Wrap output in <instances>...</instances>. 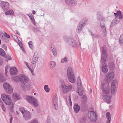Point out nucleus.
<instances>
[{"label":"nucleus","mask_w":123,"mask_h":123,"mask_svg":"<svg viewBox=\"0 0 123 123\" xmlns=\"http://www.w3.org/2000/svg\"><path fill=\"white\" fill-rule=\"evenodd\" d=\"M114 73L113 72L106 75L105 79V83H101V87L102 92L106 94H109L110 92V90L109 86V83L112 80L114 76Z\"/></svg>","instance_id":"1"},{"label":"nucleus","mask_w":123,"mask_h":123,"mask_svg":"<svg viewBox=\"0 0 123 123\" xmlns=\"http://www.w3.org/2000/svg\"><path fill=\"white\" fill-rule=\"evenodd\" d=\"M60 87L63 93L66 94L72 89L73 86L71 85L66 86L65 82L63 81L60 85Z\"/></svg>","instance_id":"2"},{"label":"nucleus","mask_w":123,"mask_h":123,"mask_svg":"<svg viewBox=\"0 0 123 123\" xmlns=\"http://www.w3.org/2000/svg\"><path fill=\"white\" fill-rule=\"evenodd\" d=\"M63 38L67 43L72 47L75 46L77 44L76 42L73 38H71L66 36H64Z\"/></svg>","instance_id":"3"},{"label":"nucleus","mask_w":123,"mask_h":123,"mask_svg":"<svg viewBox=\"0 0 123 123\" xmlns=\"http://www.w3.org/2000/svg\"><path fill=\"white\" fill-rule=\"evenodd\" d=\"M26 99L29 103L34 105L35 107H37L39 105L37 100L33 97L31 96H27L26 98Z\"/></svg>","instance_id":"4"},{"label":"nucleus","mask_w":123,"mask_h":123,"mask_svg":"<svg viewBox=\"0 0 123 123\" xmlns=\"http://www.w3.org/2000/svg\"><path fill=\"white\" fill-rule=\"evenodd\" d=\"M88 116L90 121L92 122H95L97 120L98 116L95 112L92 111L88 112Z\"/></svg>","instance_id":"5"},{"label":"nucleus","mask_w":123,"mask_h":123,"mask_svg":"<svg viewBox=\"0 0 123 123\" xmlns=\"http://www.w3.org/2000/svg\"><path fill=\"white\" fill-rule=\"evenodd\" d=\"M1 97L4 103L6 105H9L11 103L12 99L10 96L3 94L1 95Z\"/></svg>","instance_id":"6"},{"label":"nucleus","mask_w":123,"mask_h":123,"mask_svg":"<svg viewBox=\"0 0 123 123\" xmlns=\"http://www.w3.org/2000/svg\"><path fill=\"white\" fill-rule=\"evenodd\" d=\"M87 19V18H85L83 19V20L80 21L77 26V31L78 32H79L81 31L82 28L85 25L86 23Z\"/></svg>","instance_id":"7"},{"label":"nucleus","mask_w":123,"mask_h":123,"mask_svg":"<svg viewBox=\"0 0 123 123\" xmlns=\"http://www.w3.org/2000/svg\"><path fill=\"white\" fill-rule=\"evenodd\" d=\"M18 80L24 85L29 81L28 78L23 74L20 75L18 78Z\"/></svg>","instance_id":"8"},{"label":"nucleus","mask_w":123,"mask_h":123,"mask_svg":"<svg viewBox=\"0 0 123 123\" xmlns=\"http://www.w3.org/2000/svg\"><path fill=\"white\" fill-rule=\"evenodd\" d=\"M3 87L7 93L11 94L12 92V88L8 83L6 82L4 83L3 84Z\"/></svg>","instance_id":"9"},{"label":"nucleus","mask_w":123,"mask_h":123,"mask_svg":"<svg viewBox=\"0 0 123 123\" xmlns=\"http://www.w3.org/2000/svg\"><path fill=\"white\" fill-rule=\"evenodd\" d=\"M0 5L2 9L4 11L9 9V5L7 2L1 1Z\"/></svg>","instance_id":"10"},{"label":"nucleus","mask_w":123,"mask_h":123,"mask_svg":"<svg viewBox=\"0 0 123 123\" xmlns=\"http://www.w3.org/2000/svg\"><path fill=\"white\" fill-rule=\"evenodd\" d=\"M58 99L56 95H54L52 100L53 105L54 108L55 110H57L58 108Z\"/></svg>","instance_id":"11"},{"label":"nucleus","mask_w":123,"mask_h":123,"mask_svg":"<svg viewBox=\"0 0 123 123\" xmlns=\"http://www.w3.org/2000/svg\"><path fill=\"white\" fill-rule=\"evenodd\" d=\"M102 54L101 55V61L103 63V62H106V60L105 57L103 55H106V57H107L108 55H106L107 53V51L106 48L105 47H103L102 48Z\"/></svg>","instance_id":"12"},{"label":"nucleus","mask_w":123,"mask_h":123,"mask_svg":"<svg viewBox=\"0 0 123 123\" xmlns=\"http://www.w3.org/2000/svg\"><path fill=\"white\" fill-rule=\"evenodd\" d=\"M117 82V80H113L111 82V93L112 95L115 94L116 92V88L115 84Z\"/></svg>","instance_id":"13"},{"label":"nucleus","mask_w":123,"mask_h":123,"mask_svg":"<svg viewBox=\"0 0 123 123\" xmlns=\"http://www.w3.org/2000/svg\"><path fill=\"white\" fill-rule=\"evenodd\" d=\"M65 1L66 4L69 6H74L76 4L75 0H65Z\"/></svg>","instance_id":"14"},{"label":"nucleus","mask_w":123,"mask_h":123,"mask_svg":"<svg viewBox=\"0 0 123 123\" xmlns=\"http://www.w3.org/2000/svg\"><path fill=\"white\" fill-rule=\"evenodd\" d=\"M111 97L112 96L111 95H104L102 96V99L103 100L107 103H109L111 102Z\"/></svg>","instance_id":"15"},{"label":"nucleus","mask_w":123,"mask_h":123,"mask_svg":"<svg viewBox=\"0 0 123 123\" xmlns=\"http://www.w3.org/2000/svg\"><path fill=\"white\" fill-rule=\"evenodd\" d=\"M107 64L105 62L103 63L102 65L101 70L104 74L106 73L108 71V69L107 68Z\"/></svg>","instance_id":"16"},{"label":"nucleus","mask_w":123,"mask_h":123,"mask_svg":"<svg viewBox=\"0 0 123 123\" xmlns=\"http://www.w3.org/2000/svg\"><path fill=\"white\" fill-rule=\"evenodd\" d=\"M68 79L69 81L73 83L75 82L76 79L75 74L68 75Z\"/></svg>","instance_id":"17"},{"label":"nucleus","mask_w":123,"mask_h":123,"mask_svg":"<svg viewBox=\"0 0 123 123\" xmlns=\"http://www.w3.org/2000/svg\"><path fill=\"white\" fill-rule=\"evenodd\" d=\"M100 26L101 28V30L103 33V35L104 37H105L106 36V33L105 25L104 24L100 23Z\"/></svg>","instance_id":"18"},{"label":"nucleus","mask_w":123,"mask_h":123,"mask_svg":"<svg viewBox=\"0 0 123 123\" xmlns=\"http://www.w3.org/2000/svg\"><path fill=\"white\" fill-rule=\"evenodd\" d=\"M23 117L25 120H28L31 118L30 113L28 111H26L23 114Z\"/></svg>","instance_id":"19"},{"label":"nucleus","mask_w":123,"mask_h":123,"mask_svg":"<svg viewBox=\"0 0 123 123\" xmlns=\"http://www.w3.org/2000/svg\"><path fill=\"white\" fill-rule=\"evenodd\" d=\"M17 72V71L15 67H12L10 69V74L12 75H16Z\"/></svg>","instance_id":"20"},{"label":"nucleus","mask_w":123,"mask_h":123,"mask_svg":"<svg viewBox=\"0 0 123 123\" xmlns=\"http://www.w3.org/2000/svg\"><path fill=\"white\" fill-rule=\"evenodd\" d=\"M67 74L68 75L75 74L74 71L72 67H69L68 68Z\"/></svg>","instance_id":"21"},{"label":"nucleus","mask_w":123,"mask_h":123,"mask_svg":"<svg viewBox=\"0 0 123 123\" xmlns=\"http://www.w3.org/2000/svg\"><path fill=\"white\" fill-rule=\"evenodd\" d=\"M50 49L52 52L53 55L55 56H56L57 55V52L56 49L54 46H51Z\"/></svg>","instance_id":"22"},{"label":"nucleus","mask_w":123,"mask_h":123,"mask_svg":"<svg viewBox=\"0 0 123 123\" xmlns=\"http://www.w3.org/2000/svg\"><path fill=\"white\" fill-rule=\"evenodd\" d=\"M38 53L37 52H35L34 55L32 59V61L37 62L38 61Z\"/></svg>","instance_id":"23"},{"label":"nucleus","mask_w":123,"mask_h":123,"mask_svg":"<svg viewBox=\"0 0 123 123\" xmlns=\"http://www.w3.org/2000/svg\"><path fill=\"white\" fill-rule=\"evenodd\" d=\"M12 98L15 100H19L20 98L19 94L17 93H13V94Z\"/></svg>","instance_id":"24"},{"label":"nucleus","mask_w":123,"mask_h":123,"mask_svg":"<svg viewBox=\"0 0 123 123\" xmlns=\"http://www.w3.org/2000/svg\"><path fill=\"white\" fill-rule=\"evenodd\" d=\"M80 107L77 104H75L74 106V112L76 113H77L80 111Z\"/></svg>","instance_id":"25"},{"label":"nucleus","mask_w":123,"mask_h":123,"mask_svg":"<svg viewBox=\"0 0 123 123\" xmlns=\"http://www.w3.org/2000/svg\"><path fill=\"white\" fill-rule=\"evenodd\" d=\"M106 117L107 119L106 123H110L111 120V115L109 112H107L106 115Z\"/></svg>","instance_id":"26"},{"label":"nucleus","mask_w":123,"mask_h":123,"mask_svg":"<svg viewBox=\"0 0 123 123\" xmlns=\"http://www.w3.org/2000/svg\"><path fill=\"white\" fill-rule=\"evenodd\" d=\"M108 65L109 69L111 70H113L115 67V64L112 62H110Z\"/></svg>","instance_id":"27"},{"label":"nucleus","mask_w":123,"mask_h":123,"mask_svg":"<svg viewBox=\"0 0 123 123\" xmlns=\"http://www.w3.org/2000/svg\"><path fill=\"white\" fill-rule=\"evenodd\" d=\"M56 65V63L54 62L51 61L49 62V66L52 69L54 68Z\"/></svg>","instance_id":"28"},{"label":"nucleus","mask_w":123,"mask_h":123,"mask_svg":"<svg viewBox=\"0 0 123 123\" xmlns=\"http://www.w3.org/2000/svg\"><path fill=\"white\" fill-rule=\"evenodd\" d=\"M84 92V91L82 87H80L78 88V93L80 96H81L83 93Z\"/></svg>","instance_id":"29"},{"label":"nucleus","mask_w":123,"mask_h":123,"mask_svg":"<svg viewBox=\"0 0 123 123\" xmlns=\"http://www.w3.org/2000/svg\"><path fill=\"white\" fill-rule=\"evenodd\" d=\"M122 19V16H120L118 17H116L115 19L113 20L116 24L118 23Z\"/></svg>","instance_id":"30"},{"label":"nucleus","mask_w":123,"mask_h":123,"mask_svg":"<svg viewBox=\"0 0 123 123\" xmlns=\"http://www.w3.org/2000/svg\"><path fill=\"white\" fill-rule=\"evenodd\" d=\"M77 81V86H79V87H81V83L80 78V77L79 76L78 77Z\"/></svg>","instance_id":"31"},{"label":"nucleus","mask_w":123,"mask_h":123,"mask_svg":"<svg viewBox=\"0 0 123 123\" xmlns=\"http://www.w3.org/2000/svg\"><path fill=\"white\" fill-rule=\"evenodd\" d=\"M119 43L120 44H123V35H120L119 39Z\"/></svg>","instance_id":"32"},{"label":"nucleus","mask_w":123,"mask_h":123,"mask_svg":"<svg viewBox=\"0 0 123 123\" xmlns=\"http://www.w3.org/2000/svg\"><path fill=\"white\" fill-rule=\"evenodd\" d=\"M14 13L13 10H10L6 12H5V14L6 15H12Z\"/></svg>","instance_id":"33"},{"label":"nucleus","mask_w":123,"mask_h":123,"mask_svg":"<svg viewBox=\"0 0 123 123\" xmlns=\"http://www.w3.org/2000/svg\"><path fill=\"white\" fill-rule=\"evenodd\" d=\"M114 14L116 16V17H118L120 16H122L121 14V12L120 10L118 11L116 13H114Z\"/></svg>","instance_id":"34"},{"label":"nucleus","mask_w":123,"mask_h":123,"mask_svg":"<svg viewBox=\"0 0 123 123\" xmlns=\"http://www.w3.org/2000/svg\"><path fill=\"white\" fill-rule=\"evenodd\" d=\"M0 55L4 56L6 55V54L5 52L3 49L2 48H0Z\"/></svg>","instance_id":"35"},{"label":"nucleus","mask_w":123,"mask_h":123,"mask_svg":"<svg viewBox=\"0 0 123 123\" xmlns=\"http://www.w3.org/2000/svg\"><path fill=\"white\" fill-rule=\"evenodd\" d=\"M44 89L45 91L46 92H49L50 91V89L48 87V85H45L44 86Z\"/></svg>","instance_id":"36"},{"label":"nucleus","mask_w":123,"mask_h":123,"mask_svg":"<svg viewBox=\"0 0 123 123\" xmlns=\"http://www.w3.org/2000/svg\"><path fill=\"white\" fill-rule=\"evenodd\" d=\"M37 63V62H33L32 61L31 63V66L32 67V68H34L35 67Z\"/></svg>","instance_id":"37"},{"label":"nucleus","mask_w":123,"mask_h":123,"mask_svg":"<svg viewBox=\"0 0 123 123\" xmlns=\"http://www.w3.org/2000/svg\"><path fill=\"white\" fill-rule=\"evenodd\" d=\"M19 111L21 112L23 114L26 111L25 110V108L23 107H22L19 108Z\"/></svg>","instance_id":"38"},{"label":"nucleus","mask_w":123,"mask_h":123,"mask_svg":"<svg viewBox=\"0 0 123 123\" xmlns=\"http://www.w3.org/2000/svg\"><path fill=\"white\" fill-rule=\"evenodd\" d=\"M12 59L11 57L9 55H7L5 57V60L6 61H7L9 60H11Z\"/></svg>","instance_id":"39"},{"label":"nucleus","mask_w":123,"mask_h":123,"mask_svg":"<svg viewBox=\"0 0 123 123\" xmlns=\"http://www.w3.org/2000/svg\"><path fill=\"white\" fill-rule=\"evenodd\" d=\"M4 78L3 75L2 74H0V81L3 82L4 81Z\"/></svg>","instance_id":"40"},{"label":"nucleus","mask_w":123,"mask_h":123,"mask_svg":"<svg viewBox=\"0 0 123 123\" xmlns=\"http://www.w3.org/2000/svg\"><path fill=\"white\" fill-rule=\"evenodd\" d=\"M14 106L13 104H12L10 106L9 108V110L11 112H13V108Z\"/></svg>","instance_id":"41"},{"label":"nucleus","mask_w":123,"mask_h":123,"mask_svg":"<svg viewBox=\"0 0 123 123\" xmlns=\"http://www.w3.org/2000/svg\"><path fill=\"white\" fill-rule=\"evenodd\" d=\"M28 43L30 48L32 49H33V47L32 42L30 41Z\"/></svg>","instance_id":"42"},{"label":"nucleus","mask_w":123,"mask_h":123,"mask_svg":"<svg viewBox=\"0 0 123 123\" xmlns=\"http://www.w3.org/2000/svg\"><path fill=\"white\" fill-rule=\"evenodd\" d=\"M67 58L66 57L62 58L61 60V62L63 63L67 62Z\"/></svg>","instance_id":"43"},{"label":"nucleus","mask_w":123,"mask_h":123,"mask_svg":"<svg viewBox=\"0 0 123 123\" xmlns=\"http://www.w3.org/2000/svg\"><path fill=\"white\" fill-rule=\"evenodd\" d=\"M0 37L3 41L6 40V37L4 33H3V34L1 35V36H0Z\"/></svg>","instance_id":"44"},{"label":"nucleus","mask_w":123,"mask_h":123,"mask_svg":"<svg viewBox=\"0 0 123 123\" xmlns=\"http://www.w3.org/2000/svg\"><path fill=\"white\" fill-rule=\"evenodd\" d=\"M86 120V119L85 118L81 119L80 123H85V121Z\"/></svg>","instance_id":"45"},{"label":"nucleus","mask_w":123,"mask_h":123,"mask_svg":"<svg viewBox=\"0 0 123 123\" xmlns=\"http://www.w3.org/2000/svg\"><path fill=\"white\" fill-rule=\"evenodd\" d=\"M33 30L35 32H39L40 31L38 28H33Z\"/></svg>","instance_id":"46"},{"label":"nucleus","mask_w":123,"mask_h":123,"mask_svg":"<svg viewBox=\"0 0 123 123\" xmlns=\"http://www.w3.org/2000/svg\"><path fill=\"white\" fill-rule=\"evenodd\" d=\"M116 24V23L115 22L114 20H113L111 22L110 26L111 27H112Z\"/></svg>","instance_id":"47"},{"label":"nucleus","mask_w":123,"mask_h":123,"mask_svg":"<svg viewBox=\"0 0 123 123\" xmlns=\"http://www.w3.org/2000/svg\"><path fill=\"white\" fill-rule=\"evenodd\" d=\"M4 35H5V36L6 37H7V38H10V37L9 36V35L7 34V33H6V32H4Z\"/></svg>","instance_id":"48"},{"label":"nucleus","mask_w":123,"mask_h":123,"mask_svg":"<svg viewBox=\"0 0 123 123\" xmlns=\"http://www.w3.org/2000/svg\"><path fill=\"white\" fill-rule=\"evenodd\" d=\"M2 47L3 48H4L5 50H6V46L5 44H3L2 45Z\"/></svg>","instance_id":"49"},{"label":"nucleus","mask_w":123,"mask_h":123,"mask_svg":"<svg viewBox=\"0 0 123 123\" xmlns=\"http://www.w3.org/2000/svg\"><path fill=\"white\" fill-rule=\"evenodd\" d=\"M0 105L1 106V108L3 107V106H4L1 100L0 101Z\"/></svg>","instance_id":"50"},{"label":"nucleus","mask_w":123,"mask_h":123,"mask_svg":"<svg viewBox=\"0 0 123 123\" xmlns=\"http://www.w3.org/2000/svg\"><path fill=\"white\" fill-rule=\"evenodd\" d=\"M10 123H11L12 121V117L11 115H10Z\"/></svg>","instance_id":"51"},{"label":"nucleus","mask_w":123,"mask_h":123,"mask_svg":"<svg viewBox=\"0 0 123 123\" xmlns=\"http://www.w3.org/2000/svg\"><path fill=\"white\" fill-rule=\"evenodd\" d=\"M81 98L83 99H86L87 97L85 95H83L81 97Z\"/></svg>","instance_id":"52"},{"label":"nucleus","mask_w":123,"mask_h":123,"mask_svg":"<svg viewBox=\"0 0 123 123\" xmlns=\"http://www.w3.org/2000/svg\"><path fill=\"white\" fill-rule=\"evenodd\" d=\"M47 123H50V120L49 118H48L46 120Z\"/></svg>","instance_id":"53"},{"label":"nucleus","mask_w":123,"mask_h":123,"mask_svg":"<svg viewBox=\"0 0 123 123\" xmlns=\"http://www.w3.org/2000/svg\"><path fill=\"white\" fill-rule=\"evenodd\" d=\"M29 16L31 20H33V19H34L33 17L32 14H31V15Z\"/></svg>","instance_id":"54"},{"label":"nucleus","mask_w":123,"mask_h":123,"mask_svg":"<svg viewBox=\"0 0 123 123\" xmlns=\"http://www.w3.org/2000/svg\"><path fill=\"white\" fill-rule=\"evenodd\" d=\"M31 123H38L37 121L36 120H34L32 121Z\"/></svg>","instance_id":"55"},{"label":"nucleus","mask_w":123,"mask_h":123,"mask_svg":"<svg viewBox=\"0 0 123 123\" xmlns=\"http://www.w3.org/2000/svg\"><path fill=\"white\" fill-rule=\"evenodd\" d=\"M82 101V102L83 103L85 104L86 103V102H87V100H86V99H84L83 100V101Z\"/></svg>","instance_id":"56"},{"label":"nucleus","mask_w":123,"mask_h":123,"mask_svg":"<svg viewBox=\"0 0 123 123\" xmlns=\"http://www.w3.org/2000/svg\"><path fill=\"white\" fill-rule=\"evenodd\" d=\"M19 45L21 47V49L23 51H24V49L23 48V47L22 46V44H21V46L20 45V44H19Z\"/></svg>","instance_id":"57"},{"label":"nucleus","mask_w":123,"mask_h":123,"mask_svg":"<svg viewBox=\"0 0 123 123\" xmlns=\"http://www.w3.org/2000/svg\"><path fill=\"white\" fill-rule=\"evenodd\" d=\"M3 110L4 111H6L5 108L4 107V106H3V107H1Z\"/></svg>","instance_id":"58"},{"label":"nucleus","mask_w":123,"mask_h":123,"mask_svg":"<svg viewBox=\"0 0 123 123\" xmlns=\"http://www.w3.org/2000/svg\"><path fill=\"white\" fill-rule=\"evenodd\" d=\"M92 36H93V37L97 38V35H96L94 34V35H93L92 34Z\"/></svg>","instance_id":"59"},{"label":"nucleus","mask_w":123,"mask_h":123,"mask_svg":"<svg viewBox=\"0 0 123 123\" xmlns=\"http://www.w3.org/2000/svg\"><path fill=\"white\" fill-rule=\"evenodd\" d=\"M16 33L18 34L19 35V36H20V34L19 33V32L18 31H16Z\"/></svg>","instance_id":"60"},{"label":"nucleus","mask_w":123,"mask_h":123,"mask_svg":"<svg viewBox=\"0 0 123 123\" xmlns=\"http://www.w3.org/2000/svg\"><path fill=\"white\" fill-rule=\"evenodd\" d=\"M7 68H8L7 67L5 68V72H7Z\"/></svg>","instance_id":"61"},{"label":"nucleus","mask_w":123,"mask_h":123,"mask_svg":"<svg viewBox=\"0 0 123 123\" xmlns=\"http://www.w3.org/2000/svg\"><path fill=\"white\" fill-rule=\"evenodd\" d=\"M35 13H36V12L34 10H33L32 11V14H35Z\"/></svg>","instance_id":"62"},{"label":"nucleus","mask_w":123,"mask_h":123,"mask_svg":"<svg viewBox=\"0 0 123 123\" xmlns=\"http://www.w3.org/2000/svg\"><path fill=\"white\" fill-rule=\"evenodd\" d=\"M3 33L1 31H0V36H1V35L3 34Z\"/></svg>","instance_id":"63"},{"label":"nucleus","mask_w":123,"mask_h":123,"mask_svg":"<svg viewBox=\"0 0 123 123\" xmlns=\"http://www.w3.org/2000/svg\"><path fill=\"white\" fill-rule=\"evenodd\" d=\"M69 102H71V98H70V96H69Z\"/></svg>","instance_id":"64"}]
</instances>
